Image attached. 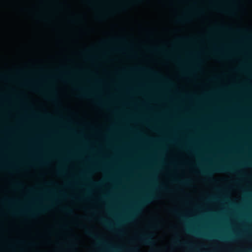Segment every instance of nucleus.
<instances>
[{
    "mask_svg": "<svg viewBox=\"0 0 252 252\" xmlns=\"http://www.w3.org/2000/svg\"><path fill=\"white\" fill-rule=\"evenodd\" d=\"M35 214H36V213H35L33 212V213H31V216H34Z\"/></svg>",
    "mask_w": 252,
    "mask_h": 252,
    "instance_id": "a211bd4d",
    "label": "nucleus"
},
{
    "mask_svg": "<svg viewBox=\"0 0 252 252\" xmlns=\"http://www.w3.org/2000/svg\"><path fill=\"white\" fill-rule=\"evenodd\" d=\"M247 252H252V250H249Z\"/></svg>",
    "mask_w": 252,
    "mask_h": 252,
    "instance_id": "b1692460",
    "label": "nucleus"
},
{
    "mask_svg": "<svg viewBox=\"0 0 252 252\" xmlns=\"http://www.w3.org/2000/svg\"><path fill=\"white\" fill-rule=\"evenodd\" d=\"M155 198V196L152 194L147 195L138 204L135 209V213L138 212L142 207L151 203L152 200Z\"/></svg>",
    "mask_w": 252,
    "mask_h": 252,
    "instance_id": "f257e3e1",
    "label": "nucleus"
},
{
    "mask_svg": "<svg viewBox=\"0 0 252 252\" xmlns=\"http://www.w3.org/2000/svg\"><path fill=\"white\" fill-rule=\"evenodd\" d=\"M139 69H140V70H146L145 69V68H139Z\"/></svg>",
    "mask_w": 252,
    "mask_h": 252,
    "instance_id": "4be33fe9",
    "label": "nucleus"
},
{
    "mask_svg": "<svg viewBox=\"0 0 252 252\" xmlns=\"http://www.w3.org/2000/svg\"><path fill=\"white\" fill-rule=\"evenodd\" d=\"M201 173L204 174V175H206L207 176H210L211 175H212V172L210 170H202L201 171Z\"/></svg>",
    "mask_w": 252,
    "mask_h": 252,
    "instance_id": "423d86ee",
    "label": "nucleus"
},
{
    "mask_svg": "<svg viewBox=\"0 0 252 252\" xmlns=\"http://www.w3.org/2000/svg\"><path fill=\"white\" fill-rule=\"evenodd\" d=\"M190 183V180H186L181 182V183L185 185H189Z\"/></svg>",
    "mask_w": 252,
    "mask_h": 252,
    "instance_id": "6e6552de",
    "label": "nucleus"
},
{
    "mask_svg": "<svg viewBox=\"0 0 252 252\" xmlns=\"http://www.w3.org/2000/svg\"><path fill=\"white\" fill-rule=\"evenodd\" d=\"M232 169L230 167L224 166H219L213 170L215 172H225L227 171H232Z\"/></svg>",
    "mask_w": 252,
    "mask_h": 252,
    "instance_id": "20e7f679",
    "label": "nucleus"
},
{
    "mask_svg": "<svg viewBox=\"0 0 252 252\" xmlns=\"http://www.w3.org/2000/svg\"><path fill=\"white\" fill-rule=\"evenodd\" d=\"M63 210L67 213L70 214L72 212V210L67 207H65L63 208Z\"/></svg>",
    "mask_w": 252,
    "mask_h": 252,
    "instance_id": "0eeeda50",
    "label": "nucleus"
},
{
    "mask_svg": "<svg viewBox=\"0 0 252 252\" xmlns=\"http://www.w3.org/2000/svg\"><path fill=\"white\" fill-rule=\"evenodd\" d=\"M46 208H43V209H40V211H43L45 210H46Z\"/></svg>",
    "mask_w": 252,
    "mask_h": 252,
    "instance_id": "aec40b11",
    "label": "nucleus"
},
{
    "mask_svg": "<svg viewBox=\"0 0 252 252\" xmlns=\"http://www.w3.org/2000/svg\"><path fill=\"white\" fill-rule=\"evenodd\" d=\"M86 233L90 237L94 239H95L98 242V244H104V242L99 239L98 235L93 233L92 231L88 229H86Z\"/></svg>",
    "mask_w": 252,
    "mask_h": 252,
    "instance_id": "7ed1b4c3",
    "label": "nucleus"
},
{
    "mask_svg": "<svg viewBox=\"0 0 252 252\" xmlns=\"http://www.w3.org/2000/svg\"><path fill=\"white\" fill-rule=\"evenodd\" d=\"M58 173H59V174L61 173L60 171H58Z\"/></svg>",
    "mask_w": 252,
    "mask_h": 252,
    "instance_id": "393cba45",
    "label": "nucleus"
},
{
    "mask_svg": "<svg viewBox=\"0 0 252 252\" xmlns=\"http://www.w3.org/2000/svg\"><path fill=\"white\" fill-rule=\"evenodd\" d=\"M93 184L96 186H98L100 184L99 183H96V182H93Z\"/></svg>",
    "mask_w": 252,
    "mask_h": 252,
    "instance_id": "dca6fc26",
    "label": "nucleus"
},
{
    "mask_svg": "<svg viewBox=\"0 0 252 252\" xmlns=\"http://www.w3.org/2000/svg\"><path fill=\"white\" fill-rule=\"evenodd\" d=\"M183 20V19H181V18L178 19V21L179 22H182Z\"/></svg>",
    "mask_w": 252,
    "mask_h": 252,
    "instance_id": "412c9836",
    "label": "nucleus"
},
{
    "mask_svg": "<svg viewBox=\"0 0 252 252\" xmlns=\"http://www.w3.org/2000/svg\"><path fill=\"white\" fill-rule=\"evenodd\" d=\"M80 96H83V97H87V96H89V94H88V93H86V92H83L81 94H80Z\"/></svg>",
    "mask_w": 252,
    "mask_h": 252,
    "instance_id": "9d476101",
    "label": "nucleus"
},
{
    "mask_svg": "<svg viewBox=\"0 0 252 252\" xmlns=\"http://www.w3.org/2000/svg\"><path fill=\"white\" fill-rule=\"evenodd\" d=\"M203 236L206 237H208V238H212V236L211 235H203Z\"/></svg>",
    "mask_w": 252,
    "mask_h": 252,
    "instance_id": "f3484780",
    "label": "nucleus"
},
{
    "mask_svg": "<svg viewBox=\"0 0 252 252\" xmlns=\"http://www.w3.org/2000/svg\"><path fill=\"white\" fill-rule=\"evenodd\" d=\"M237 32H244V31H241V30H237Z\"/></svg>",
    "mask_w": 252,
    "mask_h": 252,
    "instance_id": "5701e85b",
    "label": "nucleus"
},
{
    "mask_svg": "<svg viewBox=\"0 0 252 252\" xmlns=\"http://www.w3.org/2000/svg\"><path fill=\"white\" fill-rule=\"evenodd\" d=\"M138 239L146 245H150L153 243L152 236L150 234H144L140 235Z\"/></svg>",
    "mask_w": 252,
    "mask_h": 252,
    "instance_id": "f03ea898",
    "label": "nucleus"
},
{
    "mask_svg": "<svg viewBox=\"0 0 252 252\" xmlns=\"http://www.w3.org/2000/svg\"><path fill=\"white\" fill-rule=\"evenodd\" d=\"M15 186L16 187H22L23 186V184L20 182H17L15 184Z\"/></svg>",
    "mask_w": 252,
    "mask_h": 252,
    "instance_id": "9b49d317",
    "label": "nucleus"
},
{
    "mask_svg": "<svg viewBox=\"0 0 252 252\" xmlns=\"http://www.w3.org/2000/svg\"><path fill=\"white\" fill-rule=\"evenodd\" d=\"M218 237L222 240H227L232 239L231 238H230V237H223V236H220V237Z\"/></svg>",
    "mask_w": 252,
    "mask_h": 252,
    "instance_id": "1a4fd4ad",
    "label": "nucleus"
},
{
    "mask_svg": "<svg viewBox=\"0 0 252 252\" xmlns=\"http://www.w3.org/2000/svg\"><path fill=\"white\" fill-rule=\"evenodd\" d=\"M101 221L102 223H103V224L105 226H106V227L109 228H111V224L107 221H106L105 220H103V219H101Z\"/></svg>",
    "mask_w": 252,
    "mask_h": 252,
    "instance_id": "39448f33",
    "label": "nucleus"
},
{
    "mask_svg": "<svg viewBox=\"0 0 252 252\" xmlns=\"http://www.w3.org/2000/svg\"><path fill=\"white\" fill-rule=\"evenodd\" d=\"M186 246L188 247H190L192 246V245L190 243H186L184 244Z\"/></svg>",
    "mask_w": 252,
    "mask_h": 252,
    "instance_id": "4468645a",
    "label": "nucleus"
},
{
    "mask_svg": "<svg viewBox=\"0 0 252 252\" xmlns=\"http://www.w3.org/2000/svg\"><path fill=\"white\" fill-rule=\"evenodd\" d=\"M151 73H152L153 75H154L155 76H158V74L155 71H152L150 72Z\"/></svg>",
    "mask_w": 252,
    "mask_h": 252,
    "instance_id": "ddd939ff",
    "label": "nucleus"
},
{
    "mask_svg": "<svg viewBox=\"0 0 252 252\" xmlns=\"http://www.w3.org/2000/svg\"><path fill=\"white\" fill-rule=\"evenodd\" d=\"M187 230H188V231H189V232H190V233H195V234H198V235L200 234L199 233H198L196 231H193L190 229H188Z\"/></svg>",
    "mask_w": 252,
    "mask_h": 252,
    "instance_id": "f8f14e48",
    "label": "nucleus"
},
{
    "mask_svg": "<svg viewBox=\"0 0 252 252\" xmlns=\"http://www.w3.org/2000/svg\"><path fill=\"white\" fill-rule=\"evenodd\" d=\"M175 243H176V244H178V245L180 244V241H176V242H175Z\"/></svg>",
    "mask_w": 252,
    "mask_h": 252,
    "instance_id": "6ab92c4d",
    "label": "nucleus"
},
{
    "mask_svg": "<svg viewBox=\"0 0 252 252\" xmlns=\"http://www.w3.org/2000/svg\"><path fill=\"white\" fill-rule=\"evenodd\" d=\"M172 212L173 213L175 214H176L177 215H179V214L178 213L177 211L175 210H172Z\"/></svg>",
    "mask_w": 252,
    "mask_h": 252,
    "instance_id": "2eb2a0df",
    "label": "nucleus"
}]
</instances>
